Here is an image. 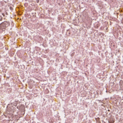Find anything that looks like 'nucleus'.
I'll return each instance as SVG.
<instances>
[{
  "instance_id": "f257e3e1",
  "label": "nucleus",
  "mask_w": 123,
  "mask_h": 123,
  "mask_svg": "<svg viewBox=\"0 0 123 123\" xmlns=\"http://www.w3.org/2000/svg\"><path fill=\"white\" fill-rule=\"evenodd\" d=\"M2 19V18L0 16V20H1Z\"/></svg>"
},
{
  "instance_id": "f03ea898",
  "label": "nucleus",
  "mask_w": 123,
  "mask_h": 123,
  "mask_svg": "<svg viewBox=\"0 0 123 123\" xmlns=\"http://www.w3.org/2000/svg\"><path fill=\"white\" fill-rule=\"evenodd\" d=\"M2 15L4 16H5V14H4L3 13H2Z\"/></svg>"
},
{
  "instance_id": "7ed1b4c3",
  "label": "nucleus",
  "mask_w": 123,
  "mask_h": 123,
  "mask_svg": "<svg viewBox=\"0 0 123 123\" xmlns=\"http://www.w3.org/2000/svg\"><path fill=\"white\" fill-rule=\"evenodd\" d=\"M16 105H17V104L16 103L15 104V105L14 104V105L15 106H16Z\"/></svg>"
},
{
  "instance_id": "20e7f679",
  "label": "nucleus",
  "mask_w": 123,
  "mask_h": 123,
  "mask_svg": "<svg viewBox=\"0 0 123 123\" xmlns=\"http://www.w3.org/2000/svg\"><path fill=\"white\" fill-rule=\"evenodd\" d=\"M16 105H17V104L16 103L15 104V105L14 104V105L15 106H16Z\"/></svg>"
}]
</instances>
